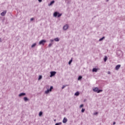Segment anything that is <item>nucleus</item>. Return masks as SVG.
Wrapping results in <instances>:
<instances>
[{
  "label": "nucleus",
  "mask_w": 125,
  "mask_h": 125,
  "mask_svg": "<svg viewBox=\"0 0 125 125\" xmlns=\"http://www.w3.org/2000/svg\"><path fill=\"white\" fill-rule=\"evenodd\" d=\"M52 89H53V86H51L49 89H47V90H46L45 91V94H48V93H49V92L52 91Z\"/></svg>",
  "instance_id": "obj_1"
},
{
  "label": "nucleus",
  "mask_w": 125,
  "mask_h": 125,
  "mask_svg": "<svg viewBox=\"0 0 125 125\" xmlns=\"http://www.w3.org/2000/svg\"><path fill=\"white\" fill-rule=\"evenodd\" d=\"M56 74V72L55 71H51L50 72V78H52V77H54Z\"/></svg>",
  "instance_id": "obj_2"
},
{
  "label": "nucleus",
  "mask_w": 125,
  "mask_h": 125,
  "mask_svg": "<svg viewBox=\"0 0 125 125\" xmlns=\"http://www.w3.org/2000/svg\"><path fill=\"white\" fill-rule=\"evenodd\" d=\"M45 42H46V41H45V40H42V41H41L39 42V44L40 45L42 44V45H43V44H44V43H45Z\"/></svg>",
  "instance_id": "obj_3"
},
{
  "label": "nucleus",
  "mask_w": 125,
  "mask_h": 125,
  "mask_svg": "<svg viewBox=\"0 0 125 125\" xmlns=\"http://www.w3.org/2000/svg\"><path fill=\"white\" fill-rule=\"evenodd\" d=\"M68 28H69V25H68V24H65L63 27V30L66 31V30H67Z\"/></svg>",
  "instance_id": "obj_4"
},
{
  "label": "nucleus",
  "mask_w": 125,
  "mask_h": 125,
  "mask_svg": "<svg viewBox=\"0 0 125 125\" xmlns=\"http://www.w3.org/2000/svg\"><path fill=\"white\" fill-rule=\"evenodd\" d=\"M25 95H26V93H21L19 95V97H22L23 96H25Z\"/></svg>",
  "instance_id": "obj_5"
},
{
  "label": "nucleus",
  "mask_w": 125,
  "mask_h": 125,
  "mask_svg": "<svg viewBox=\"0 0 125 125\" xmlns=\"http://www.w3.org/2000/svg\"><path fill=\"white\" fill-rule=\"evenodd\" d=\"M6 12H7L6 10H5V11H4L3 12H2V13L0 14V15H1V16H5V15L6 14Z\"/></svg>",
  "instance_id": "obj_6"
},
{
  "label": "nucleus",
  "mask_w": 125,
  "mask_h": 125,
  "mask_svg": "<svg viewBox=\"0 0 125 125\" xmlns=\"http://www.w3.org/2000/svg\"><path fill=\"white\" fill-rule=\"evenodd\" d=\"M55 2V1L54 0L51 1L50 3L48 4V6H51V5H52Z\"/></svg>",
  "instance_id": "obj_7"
},
{
  "label": "nucleus",
  "mask_w": 125,
  "mask_h": 125,
  "mask_svg": "<svg viewBox=\"0 0 125 125\" xmlns=\"http://www.w3.org/2000/svg\"><path fill=\"white\" fill-rule=\"evenodd\" d=\"M66 122H68V119H67V118H64L63 119V121H62V123L63 124H66Z\"/></svg>",
  "instance_id": "obj_8"
},
{
  "label": "nucleus",
  "mask_w": 125,
  "mask_h": 125,
  "mask_svg": "<svg viewBox=\"0 0 125 125\" xmlns=\"http://www.w3.org/2000/svg\"><path fill=\"white\" fill-rule=\"evenodd\" d=\"M120 68H121V65L118 64V65H116V66L115 67V70H119V69H120Z\"/></svg>",
  "instance_id": "obj_9"
},
{
  "label": "nucleus",
  "mask_w": 125,
  "mask_h": 125,
  "mask_svg": "<svg viewBox=\"0 0 125 125\" xmlns=\"http://www.w3.org/2000/svg\"><path fill=\"white\" fill-rule=\"evenodd\" d=\"M58 15V12H55L53 14L54 17H57Z\"/></svg>",
  "instance_id": "obj_10"
},
{
  "label": "nucleus",
  "mask_w": 125,
  "mask_h": 125,
  "mask_svg": "<svg viewBox=\"0 0 125 125\" xmlns=\"http://www.w3.org/2000/svg\"><path fill=\"white\" fill-rule=\"evenodd\" d=\"M93 90L94 91V92H97V91H98V87H95L93 88Z\"/></svg>",
  "instance_id": "obj_11"
},
{
  "label": "nucleus",
  "mask_w": 125,
  "mask_h": 125,
  "mask_svg": "<svg viewBox=\"0 0 125 125\" xmlns=\"http://www.w3.org/2000/svg\"><path fill=\"white\" fill-rule=\"evenodd\" d=\"M74 95H75V96H79L80 95V92H77L74 94Z\"/></svg>",
  "instance_id": "obj_12"
},
{
  "label": "nucleus",
  "mask_w": 125,
  "mask_h": 125,
  "mask_svg": "<svg viewBox=\"0 0 125 125\" xmlns=\"http://www.w3.org/2000/svg\"><path fill=\"white\" fill-rule=\"evenodd\" d=\"M54 41H55V42H59L60 40L58 38H56L54 39Z\"/></svg>",
  "instance_id": "obj_13"
},
{
  "label": "nucleus",
  "mask_w": 125,
  "mask_h": 125,
  "mask_svg": "<svg viewBox=\"0 0 125 125\" xmlns=\"http://www.w3.org/2000/svg\"><path fill=\"white\" fill-rule=\"evenodd\" d=\"M98 70V69L94 68H93L92 72H97Z\"/></svg>",
  "instance_id": "obj_14"
},
{
  "label": "nucleus",
  "mask_w": 125,
  "mask_h": 125,
  "mask_svg": "<svg viewBox=\"0 0 125 125\" xmlns=\"http://www.w3.org/2000/svg\"><path fill=\"white\" fill-rule=\"evenodd\" d=\"M42 79V75H40L38 78V81H41Z\"/></svg>",
  "instance_id": "obj_15"
},
{
  "label": "nucleus",
  "mask_w": 125,
  "mask_h": 125,
  "mask_svg": "<svg viewBox=\"0 0 125 125\" xmlns=\"http://www.w3.org/2000/svg\"><path fill=\"white\" fill-rule=\"evenodd\" d=\"M36 45H37V43H35L33 44L31 46L32 48L35 47V46H36Z\"/></svg>",
  "instance_id": "obj_16"
},
{
  "label": "nucleus",
  "mask_w": 125,
  "mask_h": 125,
  "mask_svg": "<svg viewBox=\"0 0 125 125\" xmlns=\"http://www.w3.org/2000/svg\"><path fill=\"white\" fill-rule=\"evenodd\" d=\"M39 117H42V112L40 111L39 112Z\"/></svg>",
  "instance_id": "obj_17"
},
{
  "label": "nucleus",
  "mask_w": 125,
  "mask_h": 125,
  "mask_svg": "<svg viewBox=\"0 0 125 125\" xmlns=\"http://www.w3.org/2000/svg\"><path fill=\"white\" fill-rule=\"evenodd\" d=\"M104 39H105V37H103V38H101L100 40H99V42H102V41H103L104 40Z\"/></svg>",
  "instance_id": "obj_18"
},
{
  "label": "nucleus",
  "mask_w": 125,
  "mask_h": 125,
  "mask_svg": "<svg viewBox=\"0 0 125 125\" xmlns=\"http://www.w3.org/2000/svg\"><path fill=\"white\" fill-rule=\"evenodd\" d=\"M73 62V60L71 59V60L69 62L68 64L69 65H71V63Z\"/></svg>",
  "instance_id": "obj_19"
},
{
  "label": "nucleus",
  "mask_w": 125,
  "mask_h": 125,
  "mask_svg": "<svg viewBox=\"0 0 125 125\" xmlns=\"http://www.w3.org/2000/svg\"><path fill=\"white\" fill-rule=\"evenodd\" d=\"M82 79H83V77L82 76H79L78 78V80L80 81V80H82Z\"/></svg>",
  "instance_id": "obj_20"
},
{
  "label": "nucleus",
  "mask_w": 125,
  "mask_h": 125,
  "mask_svg": "<svg viewBox=\"0 0 125 125\" xmlns=\"http://www.w3.org/2000/svg\"><path fill=\"white\" fill-rule=\"evenodd\" d=\"M52 44H53V43H49V45H48V47H51V46H52Z\"/></svg>",
  "instance_id": "obj_21"
},
{
  "label": "nucleus",
  "mask_w": 125,
  "mask_h": 125,
  "mask_svg": "<svg viewBox=\"0 0 125 125\" xmlns=\"http://www.w3.org/2000/svg\"><path fill=\"white\" fill-rule=\"evenodd\" d=\"M102 91H103V90H98V91L97 92V93H100V92H102Z\"/></svg>",
  "instance_id": "obj_22"
},
{
  "label": "nucleus",
  "mask_w": 125,
  "mask_h": 125,
  "mask_svg": "<svg viewBox=\"0 0 125 125\" xmlns=\"http://www.w3.org/2000/svg\"><path fill=\"white\" fill-rule=\"evenodd\" d=\"M107 59H108V58H107V57L105 56V58H104V62H106L107 61Z\"/></svg>",
  "instance_id": "obj_23"
},
{
  "label": "nucleus",
  "mask_w": 125,
  "mask_h": 125,
  "mask_svg": "<svg viewBox=\"0 0 125 125\" xmlns=\"http://www.w3.org/2000/svg\"><path fill=\"white\" fill-rule=\"evenodd\" d=\"M85 111V109L82 108L81 112H82V113H84Z\"/></svg>",
  "instance_id": "obj_24"
},
{
  "label": "nucleus",
  "mask_w": 125,
  "mask_h": 125,
  "mask_svg": "<svg viewBox=\"0 0 125 125\" xmlns=\"http://www.w3.org/2000/svg\"><path fill=\"white\" fill-rule=\"evenodd\" d=\"M66 86H67V85H63L62 87V89H64V88H65V87H66Z\"/></svg>",
  "instance_id": "obj_25"
},
{
  "label": "nucleus",
  "mask_w": 125,
  "mask_h": 125,
  "mask_svg": "<svg viewBox=\"0 0 125 125\" xmlns=\"http://www.w3.org/2000/svg\"><path fill=\"white\" fill-rule=\"evenodd\" d=\"M24 101H28V98L24 97Z\"/></svg>",
  "instance_id": "obj_26"
},
{
  "label": "nucleus",
  "mask_w": 125,
  "mask_h": 125,
  "mask_svg": "<svg viewBox=\"0 0 125 125\" xmlns=\"http://www.w3.org/2000/svg\"><path fill=\"white\" fill-rule=\"evenodd\" d=\"M50 42L51 43H53V42H54V40L51 39L50 40Z\"/></svg>",
  "instance_id": "obj_27"
},
{
  "label": "nucleus",
  "mask_w": 125,
  "mask_h": 125,
  "mask_svg": "<svg viewBox=\"0 0 125 125\" xmlns=\"http://www.w3.org/2000/svg\"><path fill=\"white\" fill-rule=\"evenodd\" d=\"M62 15V14H60L58 13V17H60Z\"/></svg>",
  "instance_id": "obj_28"
},
{
  "label": "nucleus",
  "mask_w": 125,
  "mask_h": 125,
  "mask_svg": "<svg viewBox=\"0 0 125 125\" xmlns=\"http://www.w3.org/2000/svg\"><path fill=\"white\" fill-rule=\"evenodd\" d=\"M119 53H122V51H120V50H118L117 51V54H119Z\"/></svg>",
  "instance_id": "obj_29"
},
{
  "label": "nucleus",
  "mask_w": 125,
  "mask_h": 125,
  "mask_svg": "<svg viewBox=\"0 0 125 125\" xmlns=\"http://www.w3.org/2000/svg\"><path fill=\"white\" fill-rule=\"evenodd\" d=\"M93 115H94L95 116L96 115H98V112H95L94 113Z\"/></svg>",
  "instance_id": "obj_30"
},
{
  "label": "nucleus",
  "mask_w": 125,
  "mask_h": 125,
  "mask_svg": "<svg viewBox=\"0 0 125 125\" xmlns=\"http://www.w3.org/2000/svg\"><path fill=\"white\" fill-rule=\"evenodd\" d=\"M83 104L80 105V108H83Z\"/></svg>",
  "instance_id": "obj_31"
},
{
  "label": "nucleus",
  "mask_w": 125,
  "mask_h": 125,
  "mask_svg": "<svg viewBox=\"0 0 125 125\" xmlns=\"http://www.w3.org/2000/svg\"><path fill=\"white\" fill-rule=\"evenodd\" d=\"M0 42H2V40L1 38H0Z\"/></svg>",
  "instance_id": "obj_32"
},
{
  "label": "nucleus",
  "mask_w": 125,
  "mask_h": 125,
  "mask_svg": "<svg viewBox=\"0 0 125 125\" xmlns=\"http://www.w3.org/2000/svg\"><path fill=\"white\" fill-rule=\"evenodd\" d=\"M33 20H34V18H31L30 19V21H33Z\"/></svg>",
  "instance_id": "obj_33"
},
{
  "label": "nucleus",
  "mask_w": 125,
  "mask_h": 125,
  "mask_svg": "<svg viewBox=\"0 0 125 125\" xmlns=\"http://www.w3.org/2000/svg\"><path fill=\"white\" fill-rule=\"evenodd\" d=\"M107 74H108V75H110V74H111V72L110 71H108Z\"/></svg>",
  "instance_id": "obj_34"
},
{
  "label": "nucleus",
  "mask_w": 125,
  "mask_h": 125,
  "mask_svg": "<svg viewBox=\"0 0 125 125\" xmlns=\"http://www.w3.org/2000/svg\"><path fill=\"white\" fill-rule=\"evenodd\" d=\"M42 0H38V1H39V2H42Z\"/></svg>",
  "instance_id": "obj_35"
},
{
  "label": "nucleus",
  "mask_w": 125,
  "mask_h": 125,
  "mask_svg": "<svg viewBox=\"0 0 125 125\" xmlns=\"http://www.w3.org/2000/svg\"><path fill=\"white\" fill-rule=\"evenodd\" d=\"M113 125H116V122H113Z\"/></svg>",
  "instance_id": "obj_36"
},
{
  "label": "nucleus",
  "mask_w": 125,
  "mask_h": 125,
  "mask_svg": "<svg viewBox=\"0 0 125 125\" xmlns=\"http://www.w3.org/2000/svg\"><path fill=\"white\" fill-rule=\"evenodd\" d=\"M56 120L55 119V120H54V122H56Z\"/></svg>",
  "instance_id": "obj_37"
},
{
  "label": "nucleus",
  "mask_w": 125,
  "mask_h": 125,
  "mask_svg": "<svg viewBox=\"0 0 125 125\" xmlns=\"http://www.w3.org/2000/svg\"><path fill=\"white\" fill-rule=\"evenodd\" d=\"M108 0H107V1H108Z\"/></svg>",
  "instance_id": "obj_38"
}]
</instances>
